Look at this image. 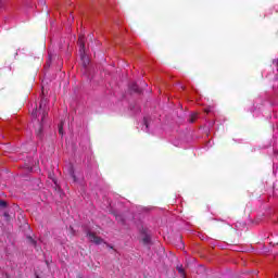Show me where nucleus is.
Masks as SVG:
<instances>
[{
	"label": "nucleus",
	"mask_w": 278,
	"mask_h": 278,
	"mask_svg": "<svg viewBox=\"0 0 278 278\" xmlns=\"http://www.w3.org/2000/svg\"><path fill=\"white\" fill-rule=\"evenodd\" d=\"M47 116H49V100L41 98L39 108L34 109L31 112V117L38 123L36 128V136L38 138H42V123H45Z\"/></svg>",
	"instance_id": "obj_1"
},
{
	"label": "nucleus",
	"mask_w": 278,
	"mask_h": 278,
	"mask_svg": "<svg viewBox=\"0 0 278 278\" xmlns=\"http://www.w3.org/2000/svg\"><path fill=\"white\" fill-rule=\"evenodd\" d=\"M78 45H79V53H80V60L83 61V65L86 67L88 64H90V61L88 60V56H86V37L79 36L78 38Z\"/></svg>",
	"instance_id": "obj_2"
},
{
	"label": "nucleus",
	"mask_w": 278,
	"mask_h": 278,
	"mask_svg": "<svg viewBox=\"0 0 278 278\" xmlns=\"http://www.w3.org/2000/svg\"><path fill=\"white\" fill-rule=\"evenodd\" d=\"M87 238L90 240L93 244H103V238L97 236V233L88 231Z\"/></svg>",
	"instance_id": "obj_3"
},
{
	"label": "nucleus",
	"mask_w": 278,
	"mask_h": 278,
	"mask_svg": "<svg viewBox=\"0 0 278 278\" xmlns=\"http://www.w3.org/2000/svg\"><path fill=\"white\" fill-rule=\"evenodd\" d=\"M130 90L131 92H136L137 94H140V92H142L136 83H132L130 85Z\"/></svg>",
	"instance_id": "obj_4"
},
{
	"label": "nucleus",
	"mask_w": 278,
	"mask_h": 278,
	"mask_svg": "<svg viewBox=\"0 0 278 278\" xmlns=\"http://www.w3.org/2000/svg\"><path fill=\"white\" fill-rule=\"evenodd\" d=\"M26 240H27L28 244H30L31 247H36V244H38V242L31 236H27Z\"/></svg>",
	"instance_id": "obj_5"
},
{
	"label": "nucleus",
	"mask_w": 278,
	"mask_h": 278,
	"mask_svg": "<svg viewBox=\"0 0 278 278\" xmlns=\"http://www.w3.org/2000/svg\"><path fill=\"white\" fill-rule=\"evenodd\" d=\"M176 270H178V273H179V275H181V277H186V270L184 269V265L176 266Z\"/></svg>",
	"instance_id": "obj_6"
},
{
	"label": "nucleus",
	"mask_w": 278,
	"mask_h": 278,
	"mask_svg": "<svg viewBox=\"0 0 278 278\" xmlns=\"http://www.w3.org/2000/svg\"><path fill=\"white\" fill-rule=\"evenodd\" d=\"M142 242L143 244H151V237L149 236L143 237Z\"/></svg>",
	"instance_id": "obj_7"
},
{
	"label": "nucleus",
	"mask_w": 278,
	"mask_h": 278,
	"mask_svg": "<svg viewBox=\"0 0 278 278\" xmlns=\"http://www.w3.org/2000/svg\"><path fill=\"white\" fill-rule=\"evenodd\" d=\"M116 220L117 223H122V225H125V219L123 218V216L121 215L116 216Z\"/></svg>",
	"instance_id": "obj_8"
},
{
	"label": "nucleus",
	"mask_w": 278,
	"mask_h": 278,
	"mask_svg": "<svg viewBox=\"0 0 278 278\" xmlns=\"http://www.w3.org/2000/svg\"><path fill=\"white\" fill-rule=\"evenodd\" d=\"M59 134L60 136H64V126L62 124L59 126Z\"/></svg>",
	"instance_id": "obj_9"
},
{
	"label": "nucleus",
	"mask_w": 278,
	"mask_h": 278,
	"mask_svg": "<svg viewBox=\"0 0 278 278\" xmlns=\"http://www.w3.org/2000/svg\"><path fill=\"white\" fill-rule=\"evenodd\" d=\"M197 121V113L191 114L189 122L194 123Z\"/></svg>",
	"instance_id": "obj_10"
},
{
	"label": "nucleus",
	"mask_w": 278,
	"mask_h": 278,
	"mask_svg": "<svg viewBox=\"0 0 278 278\" xmlns=\"http://www.w3.org/2000/svg\"><path fill=\"white\" fill-rule=\"evenodd\" d=\"M0 207H8V202L0 200Z\"/></svg>",
	"instance_id": "obj_11"
},
{
	"label": "nucleus",
	"mask_w": 278,
	"mask_h": 278,
	"mask_svg": "<svg viewBox=\"0 0 278 278\" xmlns=\"http://www.w3.org/2000/svg\"><path fill=\"white\" fill-rule=\"evenodd\" d=\"M71 177L74 181H77V176H75V172L71 170Z\"/></svg>",
	"instance_id": "obj_12"
},
{
	"label": "nucleus",
	"mask_w": 278,
	"mask_h": 278,
	"mask_svg": "<svg viewBox=\"0 0 278 278\" xmlns=\"http://www.w3.org/2000/svg\"><path fill=\"white\" fill-rule=\"evenodd\" d=\"M143 125L146 126V129H149V122L147 121V117L143 118Z\"/></svg>",
	"instance_id": "obj_13"
},
{
	"label": "nucleus",
	"mask_w": 278,
	"mask_h": 278,
	"mask_svg": "<svg viewBox=\"0 0 278 278\" xmlns=\"http://www.w3.org/2000/svg\"><path fill=\"white\" fill-rule=\"evenodd\" d=\"M204 112H205L206 114H210V110H207V109H205Z\"/></svg>",
	"instance_id": "obj_14"
},
{
	"label": "nucleus",
	"mask_w": 278,
	"mask_h": 278,
	"mask_svg": "<svg viewBox=\"0 0 278 278\" xmlns=\"http://www.w3.org/2000/svg\"><path fill=\"white\" fill-rule=\"evenodd\" d=\"M179 241H180L181 245L184 247V242H181V238H179Z\"/></svg>",
	"instance_id": "obj_15"
},
{
	"label": "nucleus",
	"mask_w": 278,
	"mask_h": 278,
	"mask_svg": "<svg viewBox=\"0 0 278 278\" xmlns=\"http://www.w3.org/2000/svg\"><path fill=\"white\" fill-rule=\"evenodd\" d=\"M5 277H7V278H11L10 275H8V274L5 275Z\"/></svg>",
	"instance_id": "obj_16"
}]
</instances>
